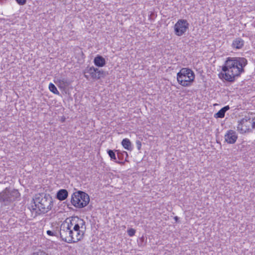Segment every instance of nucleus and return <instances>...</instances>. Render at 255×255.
<instances>
[{
    "label": "nucleus",
    "instance_id": "obj_1",
    "mask_svg": "<svg viewBox=\"0 0 255 255\" xmlns=\"http://www.w3.org/2000/svg\"><path fill=\"white\" fill-rule=\"evenodd\" d=\"M247 60L244 57H228L222 67L225 73L223 78L227 81L233 82L245 72L244 67L247 65Z\"/></svg>",
    "mask_w": 255,
    "mask_h": 255
},
{
    "label": "nucleus",
    "instance_id": "obj_2",
    "mask_svg": "<svg viewBox=\"0 0 255 255\" xmlns=\"http://www.w3.org/2000/svg\"><path fill=\"white\" fill-rule=\"evenodd\" d=\"M33 201L34 205L31 206L30 209L35 211L39 214L47 213L53 206V199L49 194L42 193L36 194Z\"/></svg>",
    "mask_w": 255,
    "mask_h": 255
},
{
    "label": "nucleus",
    "instance_id": "obj_3",
    "mask_svg": "<svg viewBox=\"0 0 255 255\" xmlns=\"http://www.w3.org/2000/svg\"><path fill=\"white\" fill-rule=\"evenodd\" d=\"M194 79V73L189 68H182L177 74V79L178 83L184 87L191 86Z\"/></svg>",
    "mask_w": 255,
    "mask_h": 255
},
{
    "label": "nucleus",
    "instance_id": "obj_4",
    "mask_svg": "<svg viewBox=\"0 0 255 255\" xmlns=\"http://www.w3.org/2000/svg\"><path fill=\"white\" fill-rule=\"evenodd\" d=\"M89 201L90 197L88 194L82 191L73 193L71 196V204L76 208L85 207L89 204Z\"/></svg>",
    "mask_w": 255,
    "mask_h": 255
},
{
    "label": "nucleus",
    "instance_id": "obj_5",
    "mask_svg": "<svg viewBox=\"0 0 255 255\" xmlns=\"http://www.w3.org/2000/svg\"><path fill=\"white\" fill-rule=\"evenodd\" d=\"M20 194L17 190H9L6 188L0 193V208L9 205L18 198Z\"/></svg>",
    "mask_w": 255,
    "mask_h": 255
},
{
    "label": "nucleus",
    "instance_id": "obj_6",
    "mask_svg": "<svg viewBox=\"0 0 255 255\" xmlns=\"http://www.w3.org/2000/svg\"><path fill=\"white\" fill-rule=\"evenodd\" d=\"M73 230L71 229L67 219L60 226V235L62 240L68 243H71L73 241V238L71 237Z\"/></svg>",
    "mask_w": 255,
    "mask_h": 255
},
{
    "label": "nucleus",
    "instance_id": "obj_7",
    "mask_svg": "<svg viewBox=\"0 0 255 255\" xmlns=\"http://www.w3.org/2000/svg\"><path fill=\"white\" fill-rule=\"evenodd\" d=\"M71 229L73 230L81 231V230H86V225L85 221L79 218L77 216L72 217L69 222H68Z\"/></svg>",
    "mask_w": 255,
    "mask_h": 255
},
{
    "label": "nucleus",
    "instance_id": "obj_8",
    "mask_svg": "<svg viewBox=\"0 0 255 255\" xmlns=\"http://www.w3.org/2000/svg\"><path fill=\"white\" fill-rule=\"evenodd\" d=\"M189 24L185 19H179L174 26L175 34L178 36L183 35L188 29Z\"/></svg>",
    "mask_w": 255,
    "mask_h": 255
},
{
    "label": "nucleus",
    "instance_id": "obj_9",
    "mask_svg": "<svg viewBox=\"0 0 255 255\" xmlns=\"http://www.w3.org/2000/svg\"><path fill=\"white\" fill-rule=\"evenodd\" d=\"M85 73H88L92 79L94 80H98L102 77H104L106 75V73L102 70L94 67H87L85 69Z\"/></svg>",
    "mask_w": 255,
    "mask_h": 255
},
{
    "label": "nucleus",
    "instance_id": "obj_10",
    "mask_svg": "<svg viewBox=\"0 0 255 255\" xmlns=\"http://www.w3.org/2000/svg\"><path fill=\"white\" fill-rule=\"evenodd\" d=\"M251 118L249 116H245L239 122L237 127L238 130L242 133H245L250 130Z\"/></svg>",
    "mask_w": 255,
    "mask_h": 255
},
{
    "label": "nucleus",
    "instance_id": "obj_11",
    "mask_svg": "<svg viewBox=\"0 0 255 255\" xmlns=\"http://www.w3.org/2000/svg\"><path fill=\"white\" fill-rule=\"evenodd\" d=\"M238 138L236 132L233 130H229L225 135V140L228 143L234 144Z\"/></svg>",
    "mask_w": 255,
    "mask_h": 255
},
{
    "label": "nucleus",
    "instance_id": "obj_12",
    "mask_svg": "<svg viewBox=\"0 0 255 255\" xmlns=\"http://www.w3.org/2000/svg\"><path fill=\"white\" fill-rule=\"evenodd\" d=\"M85 232L84 230H81V231L73 230V234L71 235V237L73 238L72 243H77L81 241L84 237Z\"/></svg>",
    "mask_w": 255,
    "mask_h": 255
},
{
    "label": "nucleus",
    "instance_id": "obj_13",
    "mask_svg": "<svg viewBox=\"0 0 255 255\" xmlns=\"http://www.w3.org/2000/svg\"><path fill=\"white\" fill-rule=\"evenodd\" d=\"M68 196V192L66 189H60L56 194V198L60 201L65 200Z\"/></svg>",
    "mask_w": 255,
    "mask_h": 255
},
{
    "label": "nucleus",
    "instance_id": "obj_14",
    "mask_svg": "<svg viewBox=\"0 0 255 255\" xmlns=\"http://www.w3.org/2000/svg\"><path fill=\"white\" fill-rule=\"evenodd\" d=\"M244 45V41L241 38L238 37L233 40L232 47L236 49L242 48Z\"/></svg>",
    "mask_w": 255,
    "mask_h": 255
},
{
    "label": "nucleus",
    "instance_id": "obj_15",
    "mask_svg": "<svg viewBox=\"0 0 255 255\" xmlns=\"http://www.w3.org/2000/svg\"><path fill=\"white\" fill-rule=\"evenodd\" d=\"M94 62L98 67H103L106 64L105 59L100 55H98L94 58Z\"/></svg>",
    "mask_w": 255,
    "mask_h": 255
},
{
    "label": "nucleus",
    "instance_id": "obj_16",
    "mask_svg": "<svg viewBox=\"0 0 255 255\" xmlns=\"http://www.w3.org/2000/svg\"><path fill=\"white\" fill-rule=\"evenodd\" d=\"M230 109L229 106H226L220 109L214 115L216 118H223L225 117V113Z\"/></svg>",
    "mask_w": 255,
    "mask_h": 255
},
{
    "label": "nucleus",
    "instance_id": "obj_17",
    "mask_svg": "<svg viewBox=\"0 0 255 255\" xmlns=\"http://www.w3.org/2000/svg\"><path fill=\"white\" fill-rule=\"evenodd\" d=\"M122 144L125 149L128 150L132 149L131 142L128 138L124 139L122 141Z\"/></svg>",
    "mask_w": 255,
    "mask_h": 255
},
{
    "label": "nucleus",
    "instance_id": "obj_18",
    "mask_svg": "<svg viewBox=\"0 0 255 255\" xmlns=\"http://www.w3.org/2000/svg\"><path fill=\"white\" fill-rule=\"evenodd\" d=\"M107 153H108V154H109V156L110 157L111 159L112 160L116 162V163H122V162L117 160V157L116 156L115 152L114 150H111V149H108L107 150Z\"/></svg>",
    "mask_w": 255,
    "mask_h": 255
},
{
    "label": "nucleus",
    "instance_id": "obj_19",
    "mask_svg": "<svg viewBox=\"0 0 255 255\" xmlns=\"http://www.w3.org/2000/svg\"><path fill=\"white\" fill-rule=\"evenodd\" d=\"M117 152V156L120 161L122 162V163H123V160L124 159V156L125 154L127 156H128V153L126 151H124L123 152H121L119 150H116Z\"/></svg>",
    "mask_w": 255,
    "mask_h": 255
},
{
    "label": "nucleus",
    "instance_id": "obj_20",
    "mask_svg": "<svg viewBox=\"0 0 255 255\" xmlns=\"http://www.w3.org/2000/svg\"><path fill=\"white\" fill-rule=\"evenodd\" d=\"M49 90L53 93L57 95L59 94V91L57 90L56 87L53 83H50L49 85Z\"/></svg>",
    "mask_w": 255,
    "mask_h": 255
},
{
    "label": "nucleus",
    "instance_id": "obj_21",
    "mask_svg": "<svg viewBox=\"0 0 255 255\" xmlns=\"http://www.w3.org/2000/svg\"><path fill=\"white\" fill-rule=\"evenodd\" d=\"M128 234L130 237H132L134 235L135 233V230L133 229H129L128 230Z\"/></svg>",
    "mask_w": 255,
    "mask_h": 255
},
{
    "label": "nucleus",
    "instance_id": "obj_22",
    "mask_svg": "<svg viewBox=\"0 0 255 255\" xmlns=\"http://www.w3.org/2000/svg\"><path fill=\"white\" fill-rule=\"evenodd\" d=\"M32 255H48V254L44 251H39L38 252L33 253Z\"/></svg>",
    "mask_w": 255,
    "mask_h": 255
},
{
    "label": "nucleus",
    "instance_id": "obj_23",
    "mask_svg": "<svg viewBox=\"0 0 255 255\" xmlns=\"http://www.w3.org/2000/svg\"><path fill=\"white\" fill-rule=\"evenodd\" d=\"M16 2L20 5H24L26 2V0H15Z\"/></svg>",
    "mask_w": 255,
    "mask_h": 255
},
{
    "label": "nucleus",
    "instance_id": "obj_24",
    "mask_svg": "<svg viewBox=\"0 0 255 255\" xmlns=\"http://www.w3.org/2000/svg\"><path fill=\"white\" fill-rule=\"evenodd\" d=\"M136 145L137 146V148L138 150H140L141 147V142L140 140H137L136 141Z\"/></svg>",
    "mask_w": 255,
    "mask_h": 255
},
{
    "label": "nucleus",
    "instance_id": "obj_25",
    "mask_svg": "<svg viewBox=\"0 0 255 255\" xmlns=\"http://www.w3.org/2000/svg\"><path fill=\"white\" fill-rule=\"evenodd\" d=\"M255 118H251V127H252V128L255 129Z\"/></svg>",
    "mask_w": 255,
    "mask_h": 255
},
{
    "label": "nucleus",
    "instance_id": "obj_26",
    "mask_svg": "<svg viewBox=\"0 0 255 255\" xmlns=\"http://www.w3.org/2000/svg\"><path fill=\"white\" fill-rule=\"evenodd\" d=\"M84 77L87 79L89 80L90 75L88 74V73H85V70L84 71Z\"/></svg>",
    "mask_w": 255,
    "mask_h": 255
},
{
    "label": "nucleus",
    "instance_id": "obj_27",
    "mask_svg": "<svg viewBox=\"0 0 255 255\" xmlns=\"http://www.w3.org/2000/svg\"><path fill=\"white\" fill-rule=\"evenodd\" d=\"M47 234L49 236H54V233L50 230H48L47 231Z\"/></svg>",
    "mask_w": 255,
    "mask_h": 255
},
{
    "label": "nucleus",
    "instance_id": "obj_28",
    "mask_svg": "<svg viewBox=\"0 0 255 255\" xmlns=\"http://www.w3.org/2000/svg\"><path fill=\"white\" fill-rule=\"evenodd\" d=\"M59 83L60 84H65V83H66V80L64 79H62V80H59Z\"/></svg>",
    "mask_w": 255,
    "mask_h": 255
},
{
    "label": "nucleus",
    "instance_id": "obj_29",
    "mask_svg": "<svg viewBox=\"0 0 255 255\" xmlns=\"http://www.w3.org/2000/svg\"><path fill=\"white\" fill-rule=\"evenodd\" d=\"M174 219H175V220L176 222H177V221H178V219H179V218H178V217L177 216H175V217H174Z\"/></svg>",
    "mask_w": 255,
    "mask_h": 255
}]
</instances>
